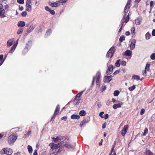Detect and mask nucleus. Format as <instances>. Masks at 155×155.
<instances>
[{"label":"nucleus","instance_id":"obj_1","mask_svg":"<svg viewBox=\"0 0 155 155\" xmlns=\"http://www.w3.org/2000/svg\"><path fill=\"white\" fill-rule=\"evenodd\" d=\"M130 0H128L124 8V15L123 19H125V23H127L129 20V15H127L126 13L128 12L130 7Z\"/></svg>","mask_w":155,"mask_h":155},{"label":"nucleus","instance_id":"obj_2","mask_svg":"<svg viewBox=\"0 0 155 155\" xmlns=\"http://www.w3.org/2000/svg\"><path fill=\"white\" fill-rule=\"evenodd\" d=\"M94 79L96 80L97 85L99 87H100V82L101 81V73L100 72L98 71L96 74V77H94L92 83V84H94Z\"/></svg>","mask_w":155,"mask_h":155},{"label":"nucleus","instance_id":"obj_3","mask_svg":"<svg viewBox=\"0 0 155 155\" xmlns=\"http://www.w3.org/2000/svg\"><path fill=\"white\" fill-rule=\"evenodd\" d=\"M17 135L15 134L10 135L8 137V142L9 144H13L17 139Z\"/></svg>","mask_w":155,"mask_h":155},{"label":"nucleus","instance_id":"obj_4","mask_svg":"<svg viewBox=\"0 0 155 155\" xmlns=\"http://www.w3.org/2000/svg\"><path fill=\"white\" fill-rule=\"evenodd\" d=\"M12 153V150L8 147L3 148L1 152V154H6L7 155H11Z\"/></svg>","mask_w":155,"mask_h":155},{"label":"nucleus","instance_id":"obj_5","mask_svg":"<svg viewBox=\"0 0 155 155\" xmlns=\"http://www.w3.org/2000/svg\"><path fill=\"white\" fill-rule=\"evenodd\" d=\"M115 51V47H112L109 49V51L107 52L106 54V56L107 58H111Z\"/></svg>","mask_w":155,"mask_h":155},{"label":"nucleus","instance_id":"obj_6","mask_svg":"<svg viewBox=\"0 0 155 155\" xmlns=\"http://www.w3.org/2000/svg\"><path fill=\"white\" fill-rule=\"evenodd\" d=\"M31 0H27L26 2V10L28 12H30L31 10Z\"/></svg>","mask_w":155,"mask_h":155},{"label":"nucleus","instance_id":"obj_7","mask_svg":"<svg viewBox=\"0 0 155 155\" xmlns=\"http://www.w3.org/2000/svg\"><path fill=\"white\" fill-rule=\"evenodd\" d=\"M113 66L112 65H110L108 67V69L106 72V74L107 75L110 74L113 72Z\"/></svg>","mask_w":155,"mask_h":155},{"label":"nucleus","instance_id":"obj_8","mask_svg":"<svg viewBox=\"0 0 155 155\" xmlns=\"http://www.w3.org/2000/svg\"><path fill=\"white\" fill-rule=\"evenodd\" d=\"M63 137L61 136H59L57 137L56 138H53V140H54V142L55 143H57L58 142H59L61 140L63 139Z\"/></svg>","mask_w":155,"mask_h":155},{"label":"nucleus","instance_id":"obj_9","mask_svg":"<svg viewBox=\"0 0 155 155\" xmlns=\"http://www.w3.org/2000/svg\"><path fill=\"white\" fill-rule=\"evenodd\" d=\"M112 79V76H106L104 77V82H109Z\"/></svg>","mask_w":155,"mask_h":155},{"label":"nucleus","instance_id":"obj_10","mask_svg":"<svg viewBox=\"0 0 155 155\" xmlns=\"http://www.w3.org/2000/svg\"><path fill=\"white\" fill-rule=\"evenodd\" d=\"M49 4L50 6L52 7H57L60 5V3L59 1L51 2Z\"/></svg>","mask_w":155,"mask_h":155},{"label":"nucleus","instance_id":"obj_11","mask_svg":"<svg viewBox=\"0 0 155 155\" xmlns=\"http://www.w3.org/2000/svg\"><path fill=\"white\" fill-rule=\"evenodd\" d=\"M128 128V126L127 125H125L124 127L121 132V134L122 136H124L126 134Z\"/></svg>","mask_w":155,"mask_h":155},{"label":"nucleus","instance_id":"obj_12","mask_svg":"<svg viewBox=\"0 0 155 155\" xmlns=\"http://www.w3.org/2000/svg\"><path fill=\"white\" fill-rule=\"evenodd\" d=\"M136 42V40L134 39L132 40L131 44L130 45V49L131 50H133L135 48Z\"/></svg>","mask_w":155,"mask_h":155},{"label":"nucleus","instance_id":"obj_13","mask_svg":"<svg viewBox=\"0 0 155 155\" xmlns=\"http://www.w3.org/2000/svg\"><path fill=\"white\" fill-rule=\"evenodd\" d=\"M84 91H82L77 94L76 96L75 100L77 101L78 103H79V101L80 100V97L82 95Z\"/></svg>","mask_w":155,"mask_h":155},{"label":"nucleus","instance_id":"obj_14","mask_svg":"<svg viewBox=\"0 0 155 155\" xmlns=\"http://www.w3.org/2000/svg\"><path fill=\"white\" fill-rule=\"evenodd\" d=\"M5 11L4 9H0V18H3L6 16L5 14Z\"/></svg>","mask_w":155,"mask_h":155},{"label":"nucleus","instance_id":"obj_15","mask_svg":"<svg viewBox=\"0 0 155 155\" xmlns=\"http://www.w3.org/2000/svg\"><path fill=\"white\" fill-rule=\"evenodd\" d=\"M125 55L127 56L131 57L132 55V52L129 50H127L125 52Z\"/></svg>","mask_w":155,"mask_h":155},{"label":"nucleus","instance_id":"obj_16","mask_svg":"<svg viewBox=\"0 0 155 155\" xmlns=\"http://www.w3.org/2000/svg\"><path fill=\"white\" fill-rule=\"evenodd\" d=\"M60 110V108L59 107V105H58L57 106L56 108L54 111V115L53 116L54 117H55L56 115H57L59 112V111Z\"/></svg>","mask_w":155,"mask_h":155},{"label":"nucleus","instance_id":"obj_17","mask_svg":"<svg viewBox=\"0 0 155 155\" xmlns=\"http://www.w3.org/2000/svg\"><path fill=\"white\" fill-rule=\"evenodd\" d=\"M35 27V26L34 25H31L27 31V32L28 33L31 32L34 29Z\"/></svg>","mask_w":155,"mask_h":155},{"label":"nucleus","instance_id":"obj_18","mask_svg":"<svg viewBox=\"0 0 155 155\" xmlns=\"http://www.w3.org/2000/svg\"><path fill=\"white\" fill-rule=\"evenodd\" d=\"M13 41V39H10L8 40L7 43V45L8 47H9L12 45Z\"/></svg>","mask_w":155,"mask_h":155},{"label":"nucleus","instance_id":"obj_19","mask_svg":"<svg viewBox=\"0 0 155 155\" xmlns=\"http://www.w3.org/2000/svg\"><path fill=\"white\" fill-rule=\"evenodd\" d=\"M135 22L136 25H140L142 22V19L140 18H138L135 20Z\"/></svg>","mask_w":155,"mask_h":155},{"label":"nucleus","instance_id":"obj_20","mask_svg":"<svg viewBox=\"0 0 155 155\" xmlns=\"http://www.w3.org/2000/svg\"><path fill=\"white\" fill-rule=\"evenodd\" d=\"M131 31L132 36L134 37L135 34V28L134 27H133L131 28Z\"/></svg>","mask_w":155,"mask_h":155},{"label":"nucleus","instance_id":"obj_21","mask_svg":"<svg viewBox=\"0 0 155 155\" xmlns=\"http://www.w3.org/2000/svg\"><path fill=\"white\" fill-rule=\"evenodd\" d=\"M25 25V22L22 21H21L18 22V26L19 27H22Z\"/></svg>","mask_w":155,"mask_h":155},{"label":"nucleus","instance_id":"obj_22","mask_svg":"<svg viewBox=\"0 0 155 155\" xmlns=\"http://www.w3.org/2000/svg\"><path fill=\"white\" fill-rule=\"evenodd\" d=\"M30 46H29L28 44L26 45V46L25 48H24V50L23 51V53L24 54H25L27 52H28V48H30Z\"/></svg>","mask_w":155,"mask_h":155},{"label":"nucleus","instance_id":"obj_23","mask_svg":"<svg viewBox=\"0 0 155 155\" xmlns=\"http://www.w3.org/2000/svg\"><path fill=\"white\" fill-rule=\"evenodd\" d=\"M71 117L73 119H78L80 118V117L78 115L73 114L71 116Z\"/></svg>","mask_w":155,"mask_h":155},{"label":"nucleus","instance_id":"obj_24","mask_svg":"<svg viewBox=\"0 0 155 155\" xmlns=\"http://www.w3.org/2000/svg\"><path fill=\"white\" fill-rule=\"evenodd\" d=\"M121 104H114L113 105V107L114 109H116L117 108L121 107Z\"/></svg>","mask_w":155,"mask_h":155},{"label":"nucleus","instance_id":"obj_25","mask_svg":"<svg viewBox=\"0 0 155 155\" xmlns=\"http://www.w3.org/2000/svg\"><path fill=\"white\" fill-rule=\"evenodd\" d=\"M15 45H13V46L12 47L11 49L9 51V53H13V52L15 51V49L16 48Z\"/></svg>","mask_w":155,"mask_h":155},{"label":"nucleus","instance_id":"obj_26","mask_svg":"<svg viewBox=\"0 0 155 155\" xmlns=\"http://www.w3.org/2000/svg\"><path fill=\"white\" fill-rule=\"evenodd\" d=\"M79 114L81 116H84L86 115L85 111L84 110H81L79 112Z\"/></svg>","mask_w":155,"mask_h":155},{"label":"nucleus","instance_id":"obj_27","mask_svg":"<svg viewBox=\"0 0 155 155\" xmlns=\"http://www.w3.org/2000/svg\"><path fill=\"white\" fill-rule=\"evenodd\" d=\"M133 78L137 80H140L141 81L142 80V78L140 79L139 76L137 75H135L133 76Z\"/></svg>","mask_w":155,"mask_h":155},{"label":"nucleus","instance_id":"obj_28","mask_svg":"<svg viewBox=\"0 0 155 155\" xmlns=\"http://www.w3.org/2000/svg\"><path fill=\"white\" fill-rule=\"evenodd\" d=\"M28 151L30 153H32V149L30 145H28Z\"/></svg>","mask_w":155,"mask_h":155},{"label":"nucleus","instance_id":"obj_29","mask_svg":"<svg viewBox=\"0 0 155 155\" xmlns=\"http://www.w3.org/2000/svg\"><path fill=\"white\" fill-rule=\"evenodd\" d=\"M64 146L65 147H66L68 149L73 148V147H72V146L70 144L68 143L65 144Z\"/></svg>","mask_w":155,"mask_h":155},{"label":"nucleus","instance_id":"obj_30","mask_svg":"<svg viewBox=\"0 0 155 155\" xmlns=\"http://www.w3.org/2000/svg\"><path fill=\"white\" fill-rule=\"evenodd\" d=\"M120 59L118 60L115 63V65L116 67H119L120 66Z\"/></svg>","mask_w":155,"mask_h":155},{"label":"nucleus","instance_id":"obj_31","mask_svg":"<svg viewBox=\"0 0 155 155\" xmlns=\"http://www.w3.org/2000/svg\"><path fill=\"white\" fill-rule=\"evenodd\" d=\"M146 155H153V153L150 150H147L146 152Z\"/></svg>","mask_w":155,"mask_h":155},{"label":"nucleus","instance_id":"obj_32","mask_svg":"<svg viewBox=\"0 0 155 155\" xmlns=\"http://www.w3.org/2000/svg\"><path fill=\"white\" fill-rule=\"evenodd\" d=\"M151 36L150 34L149 33L147 32L145 35V38L147 40L149 39Z\"/></svg>","mask_w":155,"mask_h":155},{"label":"nucleus","instance_id":"obj_33","mask_svg":"<svg viewBox=\"0 0 155 155\" xmlns=\"http://www.w3.org/2000/svg\"><path fill=\"white\" fill-rule=\"evenodd\" d=\"M150 66V64H147L146 65L145 70V71H148L149 70V67Z\"/></svg>","mask_w":155,"mask_h":155},{"label":"nucleus","instance_id":"obj_34","mask_svg":"<svg viewBox=\"0 0 155 155\" xmlns=\"http://www.w3.org/2000/svg\"><path fill=\"white\" fill-rule=\"evenodd\" d=\"M23 29L21 28L18 29L17 32V33L18 35L22 34L23 31Z\"/></svg>","mask_w":155,"mask_h":155},{"label":"nucleus","instance_id":"obj_35","mask_svg":"<svg viewBox=\"0 0 155 155\" xmlns=\"http://www.w3.org/2000/svg\"><path fill=\"white\" fill-rule=\"evenodd\" d=\"M52 31L51 29H48V31L46 33L45 35L48 36L50 35Z\"/></svg>","mask_w":155,"mask_h":155},{"label":"nucleus","instance_id":"obj_36","mask_svg":"<svg viewBox=\"0 0 155 155\" xmlns=\"http://www.w3.org/2000/svg\"><path fill=\"white\" fill-rule=\"evenodd\" d=\"M86 123L85 120H83L81 123L80 124V126L81 127H82Z\"/></svg>","mask_w":155,"mask_h":155},{"label":"nucleus","instance_id":"obj_37","mask_svg":"<svg viewBox=\"0 0 155 155\" xmlns=\"http://www.w3.org/2000/svg\"><path fill=\"white\" fill-rule=\"evenodd\" d=\"M120 92L118 90L115 91H114V96H117L119 94Z\"/></svg>","mask_w":155,"mask_h":155},{"label":"nucleus","instance_id":"obj_38","mask_svg":"<svg viewBox=\"0 0 155 155\" xmlns=\"http://www.w3.org/2000/svg\"><path fill=\"white\" fill-rule=\"evenodd\" d=\"M148 129L147 128H146L144 130V133H143V136H144L146 135L148 133Z\"/></svg>","mask_w":155,"mask_h":155},{"label":"nucleus","instance_id":"obj_39","mask_svg":"<svg viewBox=\"0 0 155 155\" xmlns=\"http://www.w3.org/2000/svg\"><path fill=\"white\" fill-rule=\"evenodd\" d=\"M125 38V37L124 36V35L121 36L119 38L120 41L121 42L123 41L124 40Z\"/></svg>","mask_w":155,"mask_h":155},{"label":"nucleus","instance_id":"obj_40","mask_svg":"<svg viewBox=\"0 0 155 155\" xmlns=\"http://www.w3.org/2000/svg\"><path fill=\"white\" fill-rule=\"evenodd\" d=\"M135 88V85H133V86L130 87L128 88V89L130 91H132L134 90Z\"/></svg>","mask_w":155,"mask_h":155},{"label":"nucleus","instance_id":"obj_41","mask_svg":"<svg viewBox=\"0 0 155 155\" xmlns=\"http://www.w3.org/2000/svg\"><path fill=\"white\" fill-rule=\"evenodd\" d=\"M150 58L152 60H154L155 59V54L153 53L150 56Z\"/></svg>","mask_w":155,"mask_h":155},{"label":"nucleus","instance_id":"obj_42","mask_svg":"<svg viewBox=\"0 0 155 155\" xmlns=\"http://www.w3.org/2000/svg\"><path fill=\"white\" fill-rule=\"evenodd\" d=\"M17 2L21 4H23L24 3V0H17Z\"/></svg>","mask_w":155,"mask_h":155},{"label":"nucleus","instance_id":"obj_43","mask_svg":"<svg viewBox=\"0 0 155 155\" xmlns=\"http://www.w3.org/2000/svg\"><path fill=\"white\" fill-rule=\"evenodd\" d=\"M147 71H145V70H144L142 72V73L143 75L144 76H147Z\"/></svg>","mask_w":155,"mask_h":155},{"label":"nucleus","instance_id":"obj_44","mask_svg":"<svg viewBox=\"0 0 155 155\" xmlns=\"http://www.w3.org/2000/svg\"><path fill=\"white\" fill-rule=\"evenodd\" d=\"M27 12L25 11L21 13V15L23 17L27 15Z\"/></svg>","mask_w":155,"mask_h":155},{"label":"nucleus","instance_id":"obj_45","mask_svg":"<svg viewBox=\"0 0 155 155\" xmlns=\"http://www.w3.org/2000/svg\"><path fill=\"white\" fill-rule=\"evenodd\" d=\"M145 110L144 109L142 108L141 109L140 112V114L141 115H143L145 112Z\"/></svg>","mask_w":155,"mask_h":155},{"label":"nucleus","instance_id":"obj_46","mask_svg":"<svg viewBox=\"0 0 155 155\" xmlns=\"http://www.w3.org/2000/svg\"><path fill=\"white\" fill-rule=\"evenodd\" d=\"M124 21H123L122 22V23H121V25H122L121 27L120 28V29H119V32H120L121 31V30L122 29V27L124 25Z\"/></svg>","mask_w":155,"mask_h":155},{"label":"nucleus","instance_id":"obj_47","mask_svg":"<svg viewBox=\"0 0 155 155\" xmlns=\"http://www.w3.org/2000/svg\"><path fill=\"white\" fill-rule=\"evenodd\" d=\"M49 12H50V13L51 14V15H54V14H55V12L54 11L51 9L50 10V11H49Z\"/></svg>","mask_w":155,"mask_h":155},{"label":"nucleus","instance_id":"obj_48","mask_svg":"<svg viewBox=\"0 0 155 155\" xmlns=\"http://www.w3.org/2000/svg\"><path fill=\"white\" fill-rule=\"evenodd\" d=\"M104 113V112H101L99 114V116H100L101 118H104V116L103 115V114Z\"/></svg>","mask_w":155,"mask_h":155},{"label":"nucleus","instance_id":"obj_49","mask_svg":"<svg viewBox=\"0 0 155 155\" xmlns=\"http://www.w3.org/2000/svg\"><path fill=\"white\" fill-rule=\"evenodd\" d=\"M121 64L123 66H125L126 64V62L125 61H122Z\"/></svg>","mask_w":155,"mask_h":155},{"label":"nucleus","instance_id":"obj_50","mask_svg":"<svg viewBox=\"0 0 155 155\" xmlns=\"http://www.w3.org/2000/svg\"><path fill=\"white\" fill-rule=\"evenodd\" d=\"M67 117L66 116H64L61 118V120H64V121H66L67 119Z\"/></svg>","mask_w":155,"mask_h":155},{"label":"nucleus","instance_id":"obj_51","mask_svg":"<svg viewBox=\"0 0 155 155\" xmlns=\"http://www.w3.org/2000/svg\"><path fill=\"white\" fill-rule=\"evenodd\" d=\"M45 8L46 10L48 12H49V11H50V10L51 9L48 6H46Z\"/></svg>","mask_w":155,"mask_h":155},{"label":"nucleus","instance_id":"obj_52","mask_svg":"<svg viewBox=\"0 0 155 155\" xmlns=\"http://www.w3.org/2000/svg\"><path fill=\"white\" fill-rule=\"evenodd\" d=\"M68 0H59L60 3H62L66 2Z\"/></svg>","mask_w":155,"mask_h":155},{"label":"nucleus","instance_id":"obj_53","mask_svg":"<svg viewBox=\"0 0 155 155\" xmlns=\"http://www.w3.org/2000/svg\"><path fill=\"white\" fill-rule=\"evenodd\" d=\"M153 1H151L150 2V7H151L152 8L153 7Z\"/></svg>","mask_w":155,"mask_h":155},{"label":"nucleus","instance_id":"obj_54","mask_svg":"<svg viewBox=\"0 0 155 155\" xmlns=\"http://www.w3.org/2000/svg\"><path fill=\"white\" fill-rule=\"evenodd\" d=\"M152 35L153 36H155V29H153L152 32Z\"/></svg>","mask_w":155,"mask_h":155},{"label":"nucleus","instance_id":"obj_55","mask_svg":"<svg viewBox=\"0 0 155 155\" xmlns=\"http://www.w3.org/2000/svg\"><path fill=\"white\" fill-rule=\"evenodd\" d=\"M102 91H103L106 89V87L104 85L102 86Z\"/></svg>","mask_w":155,"mask_h":155},{"label":"nucleus","instance_id":"obj_56","mask_svg":"<svg viewBox=\"0 0 155 155\" xmlns=\"http://www.w3.org/2000/svg\"><path fill=\"white\" fill-rule=\"evenodd\" d=\"M108 114H105L104 116V118L105 119H106L108 118Z\"/></svg>","mask_w":155,"mask_h":155},{"label":"nucleus","instance_id":"obj_57","mask_svg":"<svg viewBox=\"0 0 155 155\" xmlns=\"http://www.w3.org/2000/svg\"><path fill=\"white\" fill-rule=\"evenodd\" d=\"M130 35V33L129 31H127L125 33V35L127 36H128Z\"/></svg>","mask_w":155,"mask_h":155},{"label":"nucleus","instance_id":"obj_58","mask_svg":"<svg viewBox=\"0 0 155 155\" xmlns=\"http://www.w3.org/2000/svg\"><path fill=\"white\" fill-rule=\"evenodd\" d=\"M9 7V6L8 5H6L5 6V9L6 10Z\"/></svg>","mask_w":155,"mask_h":155},{"label":"nucleus","instance_id":"obj_59","mask_svg":"<svg viewBox=\"0 0 155 155\" xmlns=\"http://www.w3.org/2000/svg\"><path fill=\"white\" fill-rule=\"evenodd\" d=\"M3 56L2 54L0 55V61H2L3 58Z\"/></svg>","mask_w":155,"mask_h":155},{"label":"nucleus","instance_id":"obj_60","mask_svg":"<svg viewBox=\"0 0 155 155\" xmlns=\"http://www.w3.org/2000/svg\"><path fill=\"white\" fill-rule=\"evenodd\" d=\"M119 72V71H116L115 72H114V73H113V74L114 75H115L116 74H117Z\"/></svg>","mask_w":155,"mask_h":155},{"label":"nucleus","instance_id":"obj_61","mask_svg":"<svg viewBox=\"0 0 155 155\" xmlns=\"http://www.w3.org/2000/svg\"><path fill=\"white\" fill-rule=\"evenodd\" d=\"M18 39H17L15 43V44H14L13 45H15V47L16 48V46H17V45L18 44Z\"/></svg>","mask_w":155,"mask_h":155},{"label":"nucleus","instance_id":"obj_62","mask_svg":"<svg viewBox=\"0 0 155 155\" xmlns=\"http://www.w3.org/2000/svg\"><path fill=\"white\" fill-rule=\"evenodd\" d=\"M106 124H102V128L103 129H104L106 127Z\"/></svg>","mask_w":155,"mask_h":155},{"label":"nucleus","instance_id":"obj_63","mask_svg":"<svg viewBox=\"0 0 155 155\" xmlns=\"http://www.w3.org/2000/svg\"><path fill=\"white\" fill-rule=\"evenodd\" d=\"M33 155H37V150H34V152L33 153Z\"/></svg>","mask_w":155,"mask_h":155},{"label":"nucleus","instance_id":"obj_64","mask_svg":"<svg viewBox=\"0 0 155 155\" xmlns=\"http://www.w3.org/2000/svg\"><path fill=\"white\" fill-rule=\"evenodd\" d=\"M23 9H24V8L22 6L19 7V10L20 11L23 10Z\"/></svg>","mask_w":155,"mask_h":155}]
</instances>
